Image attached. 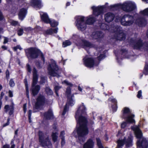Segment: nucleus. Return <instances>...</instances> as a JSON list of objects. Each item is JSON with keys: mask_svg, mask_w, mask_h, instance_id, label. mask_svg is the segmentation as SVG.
<instances>
[{"mask_svg": "<svg viewBox=\"0 0 148 148\" xmlns=\"http://www.w3.org/2000/svg\"><path fill=\"white\" fill-rule=\"evenodd\" d=\"M86 108L83 103L78 106L75 113V118L77 121V126H79L77 132L81 143L86 140V136L88 133V130L86 125L87 122L86 116Z\"/></svg>", "mask_w": 148, "mask_h": 148, "instance_id": "1", "label": "nucleus"}, {"mask_svg": "<svg viewBox=\"0 0 148 148\" xmlns=\"http://www.w3.org/2000/svg\"><path fill=\"white\" fill-rule=\"evenodd\" d=\"M121 23L124 26H130L135 23L140 27L145 26L146 23V20L143 18L136 17L129 14H125L121 18Z\"/></svg>", "mask_w": 148, "mask_h": 148, "instance_id": "2", "label": "nucleus"}, {"mask_svg": "<svg viewBox=\"0 0 148 148\" xmlns=\"http://www.w3.org/2000/svg\"><path fill=\"white\" fill-rule=\"evenodd\" d=\"M100 28L103 30H108L115 33L114 38L120 40H123L125 38V35L123 33L121 28L119 26H114L110 28L105 23H102L100 25Z\"/></svg>", "mask_w": 148, "mask_h": 148, "instance_id": "3", "label": "nucleus"}, {"mask_svg": "<svg viewBox=\"0 0 148 148\" xmlns=\"http://www.w3.org/2000/svg\"><path fill=\"white\" fill-rule=\"evenodd\" d=\"M95 21V18L92 15L88 17H85L82 16L77 17L76 21V26L79 30L84 31L86 28V24L90 25Z\"/></svg>", "mask_w": 148, "mask_h": 148, "instance_id": "4", "label": "nucleus"}, {"mask_svg": "<svg viewBox=\"0 0 148 148\" xmlns=\"http://www.w3.org/2000/svg\"><path fill=\"white\" fill-rule=\"evenodd\" d=\"M131 129L134 132L136 137L138 140L137 142L138 147L147 148L148 143L146 140L143 136L142 133L139 126L134 125L131 127Z\"/></svg>", "mask_w": 148, "mask_h": 148, "instance_id": "5", "label": "nucleus"}, {"mask_svg": "<svg viewBox=\"0 0 148 148\" xmlns=\"http://www.w3.org/2000/svg\"><path fill=\"white\" fill-rule=\"evenodd\" d=\"M111 8H121L123 11L130 12L134 10L136 7L135 3L130 1H127L122 4L119 3L111 6Z\"/></svg>", "mask_w": 148, "mask_h": 148, "instance_id": "6", "label": "nucleus"}, {"mask_svg": "<svg viewBox=\"0 0 148 148\" xmlns=\"http://www.w3.org/2000/svg\"><path fill=\"white\" fill-rule=\"evenodd\" d=\"M71 39L74 40L73 42L77 45L81 46L86 50L94 47V45L85 40H82L77 35H73Z\"/></svg>", "mask_w": 148, "mask_h": 148, "instance_id": "7", "label": "nucleus"}, {"mask_svg": "<svg viewBox=\"0 0 148 148\" xmlns=\"http://www.w3.org/2000/svg\"><path fill=\"white\" fill-rule=\"evenodd\" d=\"M132 137L129 134L128 135L122 136V138L120 139L117 141V148H121L124 144L126 147H129L132 145Z\"/></svg>", "mask_w": 148, "mask_h": 148, "instance_id": "8", "label": "nucleus"}, {"mask_svg": "<svg viewBox=\"0 0 148 148\" xmlns=\"http://www.w3.org/2000/svg\"><path fill=\"white\" fill-rule=\"evenodd\" d=\"M48 70L49 75L52 76L60 77L61 70L59 69L55 61L51 60V64L48 66Z\"/></svg>", "mask_w": 148, "mask_h": 148, "instance_id": "9", "label": "nucleus"}, {"mask_svg": "<svg viewBox=\"0 0 148 148\" xmlns=\"http://www.w3.org/2000/svg\"><path fill=\"white\" fill-rule=\"evenodd\" d=\"M66 94L68 97L67 102L64 108V111L62 113V115H64L66 112L68 111L69 108V106H73L75 103L73 97H74L73 94H71V89L70 87L67 88L66 91Z\"/></svg>", "mask_w": 148, "mask_h": 148, "instance_id": "10", "label": "nucleus"}, {"mask_svg": "<svg viewBox=\"0 0 148 148\" xmlns=\"http://www.w3.org/2000/svg\"><path fill=\"white\" fill-rule=\"evenodd\" d=\"M26 52L28 57L35 58L39 56H41V58L44 62L45 61L43 55L41 51L35 48H31L27 49L26 51Z\"/></svg>", "mask_w": 148, "mask_h": 148, "instance_id": "11", "label": "nucleus"}, {"mask_svg": "<svg viewBox=\"0 0 148 148\" xmlns=\"http://www.w3.org/2000/svg\"><path fill=\"white\" fill-rule=\"evenodd\" d=\"M39 141L41 143V145L43 147L52 148V144L51 141L49 139V137L46 136V134H44L42 132L39 131Z\"/></svg>", "mask_w": 148, "mask_h": 148, "instance_id": "12", "label": "nucleus"}, {"mask_svg": "<svg viewBox=\"0 0 148 148\" xmlns=\"http://www.w3.org/2000/svg\"><path fill=\"white\" fill-rule=\"evenodd\" d=\"M33 83L31 89L33 95L35 96L37 94L40 89V86L38 85L35 86L37 83L38 80V75L37 74V71L34 68L33 69Z\"/></svg>", "mask_w": 148, "mask_h": 148, "instance_id": "13", "label": "nucleus"}, {"mask_svg": "<svg viewBox=\"0 0 148 148\" xmlns=\"http://www.w3.org/2000/svg\"><path fill=\"white\" fill-rule=\"evenodd\" d=\"M122 117L128 122H135L134 117L135 116L131 113V110L127 107L123 108L122 110Z\"/></svg>", "mask_w": 148, "mask_h": 148, "instance_id": "14", "label": "nucleus"}, {"mask_svg": "<svg viewBox=\"0 0 148 148\" xmlns=\"http://www.w3.org/2000/svg\"><path fill=\"white\" fill-rule=\"evenodd\" d=\"M131 42L135 49H139L140 50H144L148 51V43H143L140 40H136L135 41L132 40Z\"/></svg>", "mask_w": 148, "mask_h": 148, "instance_id": "15", "label": "nucleus"}, {"mask_svg": "<svg viewBox=\"0 0 148 148\" xmlns=\"http://www.w3.org/2000/svg\"><path fill=\"white\" fill-rule=\"evenodd\" d=\"M84 64L86 66L91 68L97 66L99 62H96L93 58L86 56L83 59Z\"/></svg>", "mask_w": 148, "mask_h": 148, "instance_id": "16", "label": "nucleus"}, {"mask_svg": "<svg viewBox=\"0 0 148 148\" xmlns=\"http://www.w3.org/2000/svg\"><path fill=\"white\" fill-rule=\"evenodd\" d=\"M53 128L54 130L51 136L52 141L54 143H56V147L58 146L59 142V140L58 139V134L57 132L58 130L56 125H53Z\"/></svg>", "mask_w": 148, "mask_h": 148, "instance_id": "17", "label": "nucleus"}, {"mask_svg": "<svg viewBox=\"0 0 148 148\" xmlns=\"http://www.w3.org/2000/svg\"><path fill=\"white\" fill-rule=\"evenodd\" d=\"M105 6L104 5L95 7L92 6V8L93 11V14L96 16L101 15L103 12Z\"/></svg>", "mask_w": 148, "mask_h": 148, "instance_id": "18", "label": "nucleus"}, {"mask_svg": "<svg viewBox=\"0 0 148 148\" xmlns=\"http://www.w3.org/2000/svg\"><path fill=\"white\" fill-rule=\"evenodd\" d=\"M36 100V107L37 109H38L44 104L45 101V97L42 95H39Z\"/></svg>", "mask_w": 148, "mask_h": 148, "instance_id": "19", "label": "nucleus"}, {"mask_svg": "<svg viewBox=\"0 0 148 148\" xmlns=\"http://www.w3.org/2000/svg\"><path fill=\"white\" fill-rule=\"evenodd\" d=\"M103 34L101 32H93L91 35L90 38L97 39L98 40L102 38L103 36Z\"/></svg>", "mask_w": 148, "mask_h": 148, "instance_id": "20", "label": "nucleus"}, {"mask_svg": "<svg viewBox=\"0 0 148 148\" xmlns=\"http://www.w3.org/2000/svg\"><path fill=\"white\" fill-rule=\"evenodd\" d=\"M115 16L114 14L111 12L106 13L104 16L105 21L108 23L112 22L114 19Z\"/></svg>", "mask_w": 148, "mask_h": 148, "instance_id": "21", "label": "nucleus"}, {"mask_svg": "<svg viewBox=\"0 0 148 148\" xmlns=\"http://www.w3.org/2000/svg\"><path fill=\"white\" fill-rule=\"evenodd\" d=\"M40 14L42 20L44 22L48 23L50 21V19L49 18L47 14L45 13L41 12H40Z\"/></svg>", "mask_w": 148, "mask_h": 148, "instance_id": "22", "label": "nucleus"}, {"mask_svg": "<svg viewBox=\"0 0 148 148\" xmlns=\"http://www.w3.org/2000/svg\"><path fill=\"white\" fill-rule=\"evenodd\" d=\"M26 14L27 10L25 9L22 8L21 9L18 14L19 19L21 20H23L25 17Z\"/></svg>", "mask_w": 148, "mask_h": 148, "instance_id": "23", "label": "nucleus"}, {"mask_svg": "<svg viewBox=\"0 0 148 148\" xmlns=\"http://www.w3.org/2000/svg\"><path fill=\"white\" fill-rule=\"evenodd\" d=\"M94 143L92 139H90L85 143L83 146V148H93Z\"/></svg>", "mask_w": 148, "mask_h": 148, "instance_id": "24", "label": "nucleus"}, {"mask_svg": "<svg viewBox=\"0 0 148 148\" xmlns=\"http://www.w3.org/2000/svg\"><path fill=\"white\" fill-rule=\"evenodd\" d=\"M31 3L35 8H40L42 7L40 0H31Z\"/></svg>", "mask_w": 148, "mask_h": 148, "instance_id": "25", "label": "nucleus"}, {"mask_svg": "<svg viewBox=\"0 0 148 148\" xmlns=\"http://www.w3.org/2000/svg\"><path fill=\"white\" fill-rule=\"evenodd\" d=\"M23 30L26 32H29V31H31L32 29L30 27H24L19 28L18 31V34L19 36H21L23 34Z\"/></svg>", "mask_w": 148, "mask_h": 148, "instance_id": "26", "label": "nucleus"}, {"mask_svg": "<svg viewBox=\"0 0 148 148\" xmlns=\"http://www.w3.org/2000/svg\"><path fill=\"white\" fill-rule=\"evenodd\" d=\"M4 109L6 112L9 111V113L10 115L12 114L13 112L14 108L13 105H11L9 106L8 105H6L5 106Z\"/></svg>", "mask_w": 148, "mask_h": 148, "instance_id": "27", "label": "nucleus"}, {"mask_svg": "<svg viewBox=\"0 0 148 148\" xmlns=\"http://www.w3.org/2000/svg\"><path fill=\"white\" fill-rule=\"evenodd\" d=\"M109 100L110 101H112L114 103V105L112 106V108L113 112L116 111L117 110V106L116 105V100L114 99H113L111 97L109 98Z\"/></svg>", "mask_w": 148, "mask_h": 148, "instance_id": "28", "label": "nucleus"}, {"mask_svg": "<svg viewBox=\"0 0 148 148\" xmlns=\"http://www.w3.org/2000/svg\"><path fill=\"white\" fill-rule=\"evenodd\" d=\"M44 116L47 119L52 118L53 115L52 110L51 109L49 110L47 112L45 113Z\"/></svg>", "mask_w": 148, "mask_h": 148, "instance_id": "29", "label": "nucleus"}, {"mask_svg": "<svg viewBox=\"0 0 148 148\" xmlns=\"http://www.w3.org/2000/svg\"><path fill=\"white\" fill-rule=\"evenodd\" d=\"M58 28H56L55 29H51L47 30L46 32V33L47 34H51L53 33H56L58 32Z\"/></svg>", "mask_w": 148, "mask_h": 148, "instance_id": "30", "label": "nucleus"}, {"mask_svg": "<svg viewBox=\"0 0 148 148\" xmlns=\"http://www.w3.org/2000/svg\"><path fill=\"white\" fill-rule=\"evenodd\" d=\"M125 120V122H123L121 124V127L122 128H124L127 127L129 126L130 124H133L135 123V122L129 123L127 122L126 120Z\"/></svg>", "mask_w": 148, "mask_h": 148, "instance_id": "31", "label": "nucleus"}, {"mask_svg": "<svg viewBox=\"0 0 148 148\" xmlns=\"http://www.w3.org/2000/svg\"><path fill=\"white\" fill-rule=\"evenodd\" d=\"M50 24L51 25L52 27H56L57 26L58 24L57 22H56L54 20L50 19L48 23Z\"/></svg>", "mask_w": 148, "mask_h": 148, "instance_id": "32", "label": "nucleus"}, {"mask_svg": "<svg viewBox=\"0 0 148 148\" xmlns=\"http://www.w3.org/2000/svg\"><path fill=\"white\" fill-rule=\"evenodd\" d=\"M24 82L25 83V87H26V94L28 98H29V91L28 88V86L27 83V79L25 78L24 80Z\"/></svg>", "mask_w": 148, "mask_h": 148, "instance_id": "33", "label": "nucleus"}, {"mask_svg": "<svg viewBox=\"0 0 148 148\" xmlns=\"http://www.w3.org/2000/svg\"><path fill=\"white\" fill-rule=\"evenodd\" d=\"M140 14L141 15L143 16H148V8L145 9L143 11L140 12Z\"/></svg>", "mask_w": 148, "mask_h": 148, "instance_id": "34", "label": "nucleus"}, {"mask_svg": "<svg viewBox=\"0 0 148 148\" xmlns=\"http://www.w3.org/2000/svg\"><path fill=\"white\" fill-rule=\"evenodd\" d=\"M71 44V42L69 40H66L63 42L62 47H65L70 45Z\"/></svg>", "mask_w": 148, "mask_h": 148, "instance_id": "35", "label": "nucleus"}, {"mask_svg": "<svg viewBox=\"0 0 148 148\" xmlns=\"http://www.w3.org/2000/svg\"><path fill=\"white\" fill-rule=\"evenodd\" d=\"M45 91L47 94L48 95H51L53 94L52 90L48 87H46L45 89Z\"/></svg>", "mask_w": 148, "mask_h": 148, "instance_id": "36", "label": "nucleus"}, {"mask_svg": "<svg viewBox=\"0 0 148 148\" xmlns=\"http://www.w3.org/2000/svg\"><path fill=\"white\" fill-rule=\"evenodd\" d=\"M143 73L145 75H148V63L147 62L146 63Z\"/></svg>", "mask_w": 148, "mask_h": 148, "instance_id": "37", "label": "nucleus"}, {"mask_svg": "<svg viewBox=\"0 0 148 148\" xmlns=\"http://www.w3.org/2000/svg\"><path fill=\"white\" fill-rule=\"evenodd\" d=\"M97 142L99 148H103L101 143V141L99 138H97Z\"/></svg>", "mask_w": 148, "mask_h": 148, "instance_id": "38", "label": "nucleus"}, {"mask_svg": "<svg viewBox=\"0 0 148 148\" xmlns=\"http://www.w3.org/2000/svg\"><path fill=\"white\" fill-rule=\"evenodd\" d=\"M61 88V87L60 86H56L54 88L55 91V92L57 95H58V90L60 89Z\"/></svg>", "mask_w": 148, "mask_h": 148, "instance_id": "39", "label": "nucleus"}, {"mask_svg": "<svg viewBox=\"0 0 148 148\" xmlns=\"http://www.w3.org/2000/svg\"><path fill=\"white\" fill-rule=\"evenodd\" d=\"M10 86L12 87H14L15 85V83L13 79H11L9 82Z\"/></svg>", "mask_w": 148, "mask_h": 148, "instance_id": "40", "label": "nucleus"}, {"mask_svg": "<svg viewBox=\"0 0 148 148\" xmlns=\"http://www.w3.org/2000/svg\"><path fill=\"white\" fill-rule=\"evenodd\" d=\"M62 83L63 84H65L69 86H72L73 85L71 83L69 82L66 80H64L63 82H62Z\"/></svg>", "mask_w": 148, "mask_h": 148, "instance_id": "41", "label": "nucleus"}, {"mask_svg": "<svg viewBox=\"0 0 148 148\" xmlns=\"http://www.w3.org/2000/svg\"><path fill=\"white\" fill-rule=\"evenodd\" d=\"M10 23L11 25L14 26L18 25V24L17 21H12L10 22Z\"/></svg>", "mask_w": 148, "mask_h": 148, "instance_id": "42", "label": "nucleus"}, {"mask_svg": "<svg viewBox=\"0 0 148 148\" xmlns=\"http://www.w3.org/2000/svg\"><path fill=\"white\" fill-rule=\"evenodd\" d=\"M65 135V132L64 131H62L61 133L60 136V137L61 138V139H63V138H64V135Z\"/></svg>", "mask_w": 148, "mask_h": 148, "instance_id": "43", "label": "nucleus"}, {"mask_svg": "<svg viewBox=\"0 0 148 148\" xmlns=\"http://www.w3.org/2000/svg\"><path fill=\"white\" fill-rule=\"evenodd\" d=\"M105 56L104 54H101L98 57V59L101 60L104 59L105 58Z\"/></svg>", "mask_w": 148, "mask_h": 148, "instance_id": "44", "label": "nucleus"}, {"mask_svg": "<svg viewBox=\"0 0 148 148\" xmlns=\"http://www.w3.org/2000/svg\"><path fill=\"white\" fill-rule=\"evenodd\" d=\"M142 91L141 90H139L137 95V97L139 98H142Z\"/></svg>", "mask_w": 148, "mask_h": 148, "instance_id": "45", "label": "nucleus"}, {"mask_svg": "<svg viewBox=\"0 0 148 148\" xmlns=\"http://www.w3.org/2000/svg\"><path fill=\"white\" fill-rule=\"evenodd\" d=\"M13 49L15 51H16L18 49H19L20 50H21L22 49V48L20 45H18L16 47H14Z\"/></svg>", "mask_w": 148, "mask_h": 148, "instance_id": "46", "label": "nucleus"}, {"mask_svg": "<svg viewBox=\"0 0 148 148\" xmlns=\"http://www.w3.org/2000/svg\"><path fill=\"white\" fill-rule=\"evenodd\" d=\"M23 109L24 113H25L27 110V105L26 103L24 104L23 106Z\"/></svg>", "mask_w": 148, "mask_h": 148, "instance_id": "47", "label": "nucleus"}, {"mask_svg": "<svg viewBox=\"0 0 148 148\" xmlns=\"http://www.w3.org/2000/svg\"><path fill=\"white\" fill-rule=\"evenodd\" d=\"M8 93H9V96L10 97H12L13 96V94L12 92L10 90H9L8 92Z\"/></svg>", "mask_w": 148, "mask_h": 148, "instance_id": "48", "label": "nucleus"}, {"mask_svg": "<svg viewBox=\"0 0 148 148\" xmlns=\"http://www.w3.org/2000/svg\"><path fill=\"white\" fill-rule=\"evenodd\" d=\"M61 144L62 146L64 145L65 143V139L64 138H63V139H61Z\"/></svg>", "mask_w": 148, "mask_h": 148, "instance_id": "49", "label": "nucleus"}, {"mask_svg": "<svg viewBox=\"0 0 148 148\" xmlns=\"http://www.w3.org/2000/svg\"><path fill=\"white\" fill-rule=\"evenodd\" d=\"M32 114V110H29L28 111V117L29 119L30 120V118H31Z\"/></svg>", "mask_w": 148, "mask_h": 148, "instance_id": "50", "label": "nucleus"}, {"mask_svg": "<svg viewBox=\"0 0 148 148\" xmlns=\"http://www.w3.org/2000/svg\"><path fill=\"white\" fill-rule=\"evenodd\" d=\"M27 71L29 72H31V69L30 68V66L29 64H27Z\"/></svg>", "mask_w": 148, "mask_h": 148, "instance_id": "51", "label": "nucleus"}, {"mask_svg": "<svg viewBox=\"0 0 148 148\" xmlns=\"http://www.w3.org/2000/svg\"><path fill=\"white\" fill-rule=\"evenodd\" d=\"M8 42V38L6 37L4 38V44L7 43Z\"/></svg>", "mask_w": 148, "mask_h": 148, "instance_id": "52", "label": "nucleus"}, {"mask_svg": "<svg viewBox=\"0 0 148 148\" xmlns=\"http://www.w3.org/2000/svg\"><path fill=\"white\" fill-rule=\"evenodd\" d=\"M46 79L45 78H41L40 82L41 84L45 82Z\"/></svg>", "mask_w": 148, "mask_h": 148, "instance_id": "53", "label": "nucleus"}, {"mask_svg": "<svg viewBox=\"0 0 148 148\" xmlns=\"http://www.w3.org/2000/svg\"><path fill=\"white\" fill-rule=\"evenodd\" d=\"M9 121H10V119H7V122L3 125V126L5 127L6 126L8 125L9 124Z\"/></svg>", "mask_w": 148, "mask_h": 148, "instance_id": "54", "label": "nucleus"}, {"mask_svg": "<svg viewBox=\"0 0 148 148\" xmlns=\"http://www.w3.org/2000/svg\"><path fill=\"white\" fill-rule=\"evenodd\" d=\"M120 17L119 16H117L116 17V19L115 20V21L116 22H118L119 21H120Z\"/></svg>", "mask_w": 148, "mask_h": 148, "instance_id": "55", "label": "nucleus"}, {"mask_svg": "<svg viewBox=\"0 0 148 148\" xmlns=\"http://www.w3.org/2000/svg\"><path fill=\"white\" fill-rule=\"evenodd\" d=\"M6 75L7 78H9V71L8 70L6 71Z\"/></svg>", "mask_w": 148, "mask_h": 148, "instance_id": "56", "label": "nucleus"}, {"mask_svg": "<svg viewBox=\"0 0 148 148\" xmlns=\"http://www.w3.org/2000/svg\"><path fill=\"white\" fill-rule=\"evenodd\" d=\"M3 19V16L1 12L0 11V20H2Z\"/></svg>", "mask_w": 148, "mask_h": 148, "instance_id": "57", "label": "nucleus"}, {"mask_svg": "<svg viewBox=\"0 0 148 148\" xmlns=\"http://www.w3.org/2000/svg\"><path fill=\"white\" fill-rule=\"evenodd\" d=\"M4 95V93L3 92H1V97H0L1 99H2V98H3V96Z\"/></svg>", "mask_w": 148, "mask_h": 148, "instance_id": "58", "label": "nucleus"}, {"mask_svg": "<svg viewBox=\"0 0 148 148\" xmlns=\"http://www.w3.org/2000/svg\"><path fill=\"white\" fill-rule=\"evenodd\" d=\"M78 90L81 92H82V88L79 86H78Z\"/></svg>", "mask_w": 148, "mask_h": 148, "instance_id": "59", "label": "nucleus"}, {"mask_svg": "<svg viewBox=\"0 0 148 148\" xmlns=\"http://www.w3.org/2000/svg\"><path fill=\"white\" fill-rule=\"evenodd\" d=\"M2 48L4 50H6L7 49L6 47L5 46H2Z\"/></svg>", "mask_w": 148, "mask_h": 148, "instance_id": "60", "label": "nucleus"}, {"mask_svg": "<svg viewBox=\"0 0 148 148\" xmlns=\"http://www.w3.org/2000/svg\"><path fill=\"white\" fill-rule=\"evenodd\" d=\"M70 5V2H68L66 3V6H69Z\"/></svg>", "mask_w": 148, "mask_h": 148, "instance_id": "61", "label": "nucleus"}, {"mask_svg": "<svg viewBox=\"0 0 148 148\" xmlns=\"http://www.w3.org/2000/svg\"><path fill=\"white\" fill-rule=\"evenodd\" d=\"M143 1L146 2L147 3H148V0H142Z\"/></svg>", "mask_w": 148, "mask_h": 148, "instance_id": "62", "label": "nucleus"}, {"mask_svg": "<svg viewBox=\"0 0 148 148\" xmlns=\"http://www.w3.org/2000/svg\"><path fill=\"white\" fill-rule=\"evenodd\" d=\"M18 130H16L15 131V134H17V132H18Z\"/></svg>", "mask_w": 148, "mask_h": 148, "instance_id": "63", "label": "nucleus"}, {"mask_svg": "<svg viewBox=\"0 0 148 148\" xmlns=\"http://www.w3.org/2000/svg\"><path fill=\"white\" fill-rule=\"evenodd\" d=\"M146 35H147V37L148 38V29L147 30Z\"/></svg>", "mask_w": 148, "mask_h": 148, "instance_id": "64", "label": "nucleus"}]
</instances>
